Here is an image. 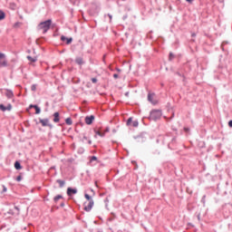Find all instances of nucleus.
I'll use <instances>...</instances> for the list:
<instances>
[{
  "label": "nucleus",
  "mask_w": 232,
  "mask_h": 232,
  "mask_svg": "<svg viewBox=\"0 0 232 232\" xmlns=\"http://www.w3.org/2000/svg\"><path fill=\"white\" fill-rule=\"evenodd\" d=\"M88 144H92V140H88Z\"/></svg>",
  "instance_id": "nucleus-47"
},
{
  "label": "nucleus",
  "mask_w": 232,
  "mask_h": 232,
  "mask_svg": "<svg viewBox=\"0 0 232 232\" xmlns=\"http://www.w3.org/2000/svg\"><path fill=\"white\" fill-rule=\"evenodd\" d=\"M75 63L76 64H79L80 66H82V64H84V60L82 59V57H77L75 59Z\"/></svg>",
  "instance_id": "nucleus-16"
},
{
  "label": "nucleus",
  "mask_w": 232,
  "mask_h": 232,
  "mask_svg": "<svg viewBox=\"0 0 232 232\" xmlns=\"http://www.w3.org/2000/svg\"><path fill=\"white\" fill-rule=\"evenodd\" d=\"M125 95L128 96V95H129V92H126Z\"/></svg>",
  "instance_id": "nucleus-50"
},
{
  "label": "nucleus",
  "mask_w": 232,
  "mask_h": 232,
  "mask_svg": "<svg viewBox=\"0 0 232 232\" xmlns=\"http://www.w3.org/2000/svg\"><path fill=\"white\" fill-rule=\"evenodd\" d=\"M116 70H117V72H121V69H119V68H117Z\"/></svg>",
  "instance_id": "nucleus-48"
},
{
  "label": "nucleus",
  "mask_w": 232,
  "mask_h": 232,
  "mask_svg": "<svg viewBox=\"0 0 232 232\" xmlns=\"http://www.w3.org/2000/svg\"><path fill=\"white\" fill-rule=\"evenodd\" d=\"M93 121H95V116H93V115L85 117V123L88 124L89 126L91 124H93Z\"/></svg>",
  "instance_id": "nucleus-8"
},
{
  "label": "nucleus",
  "mask_w": 232,
  "mask_h": 232,
  "mask_svg": "<svg viewBox=\"0 0 232 232\" xmlns=\"http://www.w3.org/2000/svg\"><path fill=\"white\" fill-rule=\"evenodd\" d=\"M65 124H67V126H72V124H73V121H72V118H66L65 119Z\"/></svg>",
  "instance_id": "nucleus-20"
},
{
  "label": "nucleus",
  "mask_w": 232,
  "mask_h": 232,
  "mask_svg": "<svg viewBox=\"0 0 232 232\" xmlns=\"http://www.w3.org/2000/svg\"><path fill=\"white\" fill-rule=\"evenodd\" d=\"M1 111H12V105L10 103L7 106H5L3 103H0Z\"/></svg>",
  "instance_id": "nucleus-6"
},
{
  "label": "nucleus",
  "mask_w": 232,
  "mask_h": 232,
  "mask_svg": "<svg viewBox=\"0 0 232 232\" xmlns=\"http://www.w3.org/2000/svg\"><path fill=\"white\" fill-rule=\"evenodd\" d=\"M5 96L7 97V99H13L14 92L10 89H6Z\"/></svg>",
  "instance_id": "nucleus-14"
},
{
  "label": "nucleus",
  "mask_w": 232,
  "mask_h": 232,
  "mask_svg": "<svg viewBox=\"0 0 232 232\" xmlns=\"http://www.w3.org/2000/svg\"><path fill=\"white\" fill-rule=\"evenodd\" d=\"M35 106H37V105L30 104V105H29V110H32V108H34V109H35Z\"/></svg>",
  "instance_id": "nucleus-38"
},
{
  "label": "nucleus",
  "mask_w": 232,
  "mask_h": 232,
  "mask_svg": "<svg viewBox=\"0 0 232 232\" xmlns=\"http://www.w3.org/2000/svg\"><path fill=\"white\" fill-rule=\"evenodd\" d=\"M195 35H196V34H195V33H194V34H192V37H195Z\"/></svg>",
  "instance_id": "nucleus-49"
},
{
  "label": "nucleus",
  "mask_w": 232,
  "mask_h": 232,
  "mask_svg": "<svg viewBox=\"0 0 232 232\" xmlns=\"http://www.w3.org/2000/svg\"><path fill=\"white\" fill-rule=\"evenodd\" d=\"M14 168H15V169H23V166H21V162H19V161H15L14 162Z\"/></svg>",
  "instance_id": "nucleus-18"
},
{
  "label": "nucleus",
  "mask_w": 232,
  "mask_h": 232,
  "mask_svg": "<svg viewBox=\"0 0 232 232\" xmlns=\"http://www.w3.org/2000/svg\"><path fill=\"white\" fill-rule=\"evenodd\" d=\"M110 131V127H106V129L104 130V135H106V133H109Z\"/></svg>",
  "instance_id": "nucleus-35"
},
{
  "label": "nucleus",
  "mask_w": 232,
  "mask_h": 232,
  "mask_svg": "<svg viewBox=\"0 0 232 232\" xmlns=\"http://www.w3.org/2000/svg\"><path fill=\"white\" fill-rule=\"evenodd\" d=\"M134 139L137 140V142H146V137L144 136V134H140L134 137Z\"/></svg>",
  "instance_id": "nucleus-10"
},
{
  "label": "nucleus",
  "mask_w": 232,
  "mask_h": 232,
  "mask_svg": "<svg viewBox=\"0 0 232 232\" xmlns=\"http://www.w3.org/2000/svg\"><path fill=\"white\" fill-rule=\"evenodd\" d=\"M82 139H83V140H82L83 142H84V140H88V137H86V136H83Z\"/></svg>",
  "instance_id": "nucleus-42"
},
{
  "label": "nucleus",
  "mask_w": 232,
  "mask_h": 232,
  "mask_svg": "<svg viewBox=\"0 0 232 232\" xmlns=\"http://www.w3.org/2000/svg\"><path fill=\"white\" fill-rule=\"evenodd\" d=\"M162 117V111L160 110H152L150 113V121H159Z\"/></svg>",
  "instance_id": "nucleus-2"
},
{
  "label": "nucleus",
  "mask_w": 232,
  "mask_h": 232,
  "mask_svg": "<svg viewBox=\"0 0 232 232\" xmlns=\"http://www.w3.org/2000/svg\"><path fill=\"white\" fill-rule=\"evenodd\" d=\"M133 123V118H129L127 120V126H130Z\"/></svg>",
  "instance_id": "nucleus-28"
},
{
  "label": "nucleus",
  "mask_w": 232,
  "mask_h": 232,
  "mask_svg": "<svg viewBox=\"0 0 232 232\" xmlns=\"http://www.w3.org/2000/svg\"><path fill=\"white\" fill-rule=\"evenodd\" d=\"M198 218L200 219V216H198Z\"/></svg>",
  "instance_id": "nucleus-52"
},
{
  "label": "nucleus",
  "mask_w": 232,
  "mask_h": 232,
  "mask_svg": "<svg viewBox=\"0 0 232 232\" xmlns=\"http://www.w3.org/2000/svg\"><path fill=\"white\" fill-rule=\"evenodd\" d=\"M153 97H155V93L154 92H149L148 93V101H149V102H151L153 104V106H157V104H159V101L153 100Z\"/></svg>",
  "instance_id": "nucleus-5"
},
{
  "label": "nucleus",
  "mask_w": 232,
  "mask_h": 232,
  "mask_svg": "<svg viewBox=\"0 0 232 232\" xmlns=\"http://www.w3.org/2000/svg\"><path fill=\"white\" fill-rule=\"evenodd\" d=\"M5 16L6 14H5V12L0 11V21H3V19H5Z\"/></svg>",
  "instance_id": "nucleus-24"
},
{
  "label": "nucleus",
  "mask_w": 232,
  "mask_h": 232,
  "mask_svg": "<svg viewBox=\"0 0 232 232\" xmlns=\"http://www.w3.org/2000/svg\"><path fill=\"white\" fill-rule=\"evenodd\" d=\"M21 180H23V176L19 175L16 177V181L17 182H21Z\"/></svg>",
  "instance_id": "nucleus-33"
},
{
  "label": "nucleus",
  "mask_w": 232,
  "mask_h": 232,
  "mask_svg": "<svg viewBox=\"0 0 232 232\" xmlns=\"http://www.w3.org/2000/svg\"><path fill=\"white\" fill-rule=\"evenodd\" d=\"M127 16H123V19H126Z\"/></svg>",
  "instance_id": "nucleus-51"
},
{
  "label": "nucleus",
  "mask_w": 232,
  "mask_h": 232,
  "mask_svg": "<svg viewBox=\"0 0 232 232\" xmlns=\"http://www.w3.org/2000/svg\"><path fill=\"white\" fill-rule=\"evenodd\" d=\"M61 41H63V43L65 42L66 44H72V43L73 41V38H72V37L68 38V37H66L64 35H62L61 36Z\"/></svg>",
  "instance_id": "nucleus-9"
},
{
  "label": "nucleus",
  "mask_w": 232,
  "mask_h": 232,
  "mask_svg": "<svg viewBox=\"0 0 232 232\" xmlns=\"http://www.w3.org/2000/svg\"><path fill=\"white\" fill-rule=\"evenodd\" d=\"M60 206H61V208H64V202H62V203L60 204Z\"/></svg>",
  "instance_id": "nucleus-44"
},
{
  "label": "nucleus",
  "mask_w": 232,
  "mask_h": 232,
  "mask_svg": "<svg viewBox=\"0 0 232 232\" xmlns=\"http://www.w3.org/2000/svg\"><path fill=\"white\" fill-rule=\"evenodd\" d=\"M51 26H52V19H48L46 21L41 22L38 24L37 29L43 30V34H46L48 30H50Z\"/></svg>",
  "instance_id": "nucleus-1"
},
{
  "label": "nucleus",
  "mask_w": 232,
  "mask_h": 232,
  "mask_svg": "<svg viewBox=\"0 0 232 232\" xmlns=\"http://www.w3.org/2000/svg\"><path fill=\"white\" fill-rule=\"evenodd\" d=\"M201 203L206 206V195H204L201 198Z\"/></svg>",
  "instance_id": "nucleus-32"
},
{
  "label": "nucleus",
  "mask_w": 232,
  "mask_h": 232,
  "mask_svg": "<svg viewBox=\"0 0 232 232\" xmlns=\"http://www.w3.org/2000/svg\"><path fill=\"white\" fill-rule=\"evenodd\" d=\"M39 121H40V124H42L44 128H46L47 126L48 128H50V130L53 129V125L50 123V120L48 118L39 119Z\"/></svg>",
  "instance_id": "nucleus-4"
},
{
  "label": "nucleus",
  "mask_w": 232,
  "mask_h": 232,
  "mask_svg": "<svg viewBox=\"0 0 232 232\" xmlns=\"http://www.w3.org/2000/svg\"><path fill=\"white\" fill-rule=\"evenodd\" d=\"M84 197L89 202H92V200H93V198H92V196H90L89 194H85Z\"/></svg>",
  "instance_id": "nucleus-26"
},
{
  "label": "nucleus",
  "mask_w": 232,
  "mask_h": 232,
  "mask_svg": "<svg viewBox=\"0 0 232 232\" xmlns=\"http://www.w3.org/2000/svg\"><path fill=\"white\" fill-rule=\"evenodd\" d=\"M185 1H186L187 3H188L189 5H192L195 0H185Z\"/></svg>",
  "instance_id": "nucleus-37"
},
{
  "label": "nucleus",
  "mask_w": 232,
  "mask_h": 232,
  "mask_svg": "<svg viewBox=\"0 0 232 232\" xmlns=\"http://www.w3.org/2000/svg\"><path fill=\"white\" fill-rule=\"evenodd\" d=\"M14 211H16V215H19V207H14V209H9L7 213L8 215H15Z\"/></svg>",
  "instance_id": "nucleus-13"
},
{
  "label": "nucleus",
  "mask_w": 232,
  "mask_h": 232,
  "mask_svg": "<svg viewBox=\"0 0 232 232\" xmlns=\"http://www.w3.org/2000/svg\"><path fill=\"white\" fill-rule=\"evenodd\" d=\"M132 128H139V121H132Z\"/></svg>",
  "instance_id": "nucleus-23"
},
{
  "label": "nucleus",
  "mask_w": 232,
  "mask_h": 232,
  "mask_svg": "<svg viewBox=\"0 0 232 232\" xmlns=\"http://www.w3.org/2000/svg\"><path fill=\"white\" fill-rule=\"evenodd\" d=\"M177 75H179V77H182V74H180V72H177Z\"/></svg>",
  "instance_id": "nucleus-45"
},
{
  "label": "nucleus",
  "mask_w": 232,
  "mask_h": 232,
  "mask_svg": "<svg viewBox=\"0 0 232 232\" xmlns=\"http://www.w3.org/2000/svg\"><path fill=\"white\" fill-rule=\"evenodd\" d=\"M70 3H72V5H75V2H73V0H70Z\"/></svg>",
  "instance_id": "nucleus-46"
},
{
  "label": "nucleus",
  "mask_w": 232,
  "mask_h": 232,
  "mask_svg": "<svg viewBox=\"0 0 232 232\" xmlns=\"http://www.w3.org/2000/svg\"><path fill=\"white\" fill-rule=\"evenodd\" d=\"M53 122H59L60 121H61V114H59V112H54L53 114Z\"/></svg>",
  "instance_id": "nucleus-12"
},
{
  "label": "nucleus",
  "mask_w": 232,
  "mask_h": 232,
  "mask_svg": "<svg viewBox=\"0 0 232 232\" xmlns=\"http://www.w3.org/2000/svg\"><path fill=\"white\" fill-rule=\"evenodd\" d=\"M34 110H35V114H36V115H39V113H41V108H40L39 106L36 105V106L34 107Z\"/></svg>",
  "instance_id": "nucleus-22"
},
{
  "label": "nucleus",
  "mask_w": 232,
  "mask_h": 232,
  "mask_svg": "<svg viewBox=\"0 0 232 232\" xmlns=\"http://www.w3.org/2000/svg\"><path fill=\"white\" fill-rule=\"evenodd\" d=\"M56 182L59 184V188H64V185L66 184V181L63 179H57Z\"/></svg>",
  "instance_id": "nucleus-17"
},
{
  "label": "nucleus",
  "mask_w": 232,
  "mask_h": 232,
  "mask_svg": "<svg viewBox=\"0 0 232 232\" xmlns=\"http://www.w3.org/2000/svg\"><path fill=\"white\" fill-rule=\"evenodd\" d=\"M98 159L96 156H92L90 159V162H97Z\"/></svg>",
  "instance_id": "nucleus-29"
},
{
  "label": "nucleus",
  "mask_w": 232,
  "mask_h": 232,
  "mask_svg": "<svg viewBox=\"0 0 232 232\" xmlns=\"http://www.w3.org/2000/svg\"><path fill=\"white\" fill-rule=\"evenodd\" d=\"M2 188L3 189L1 193H6V191H8V188H6V186L3 185Z\"/></svg>",
  "instance_id": "nucleus-31"
},
{
  "label": "nucleus",
  "mask_w": 232,
  "mask_h": 232,
  "mask_svg": "<svg viewBox=\"0 0 232 232\" xmlns=\"http://www.w3.org/2000/svg\"><path fill=\"white\" fill-rule=\"evenodd\" d=\"M184 131H186L187 133L189 132V128L185 127V128H184Z\"/></svg>",
  "instance_id": "nucleus-40"
},
{
  "label": "nucleus",
  "mask_w": 232,
  "mask_h": 232,
  "mask_svg": "<svg viewBox=\"0 0 232 232\" xmlns=\"http://www.w3.org/2000/svg\"><path fill=\"white\" fill-rule=\"evenodd\" d=\"M61 198H63V195H57L53 198V202L57 203L59 200H61Z\"/></svg>",
  "instance_id": "nucleus-21"
},
{
  "label": "nucleus",
  "mask_w": 232,
  "mask_h": 232,
  "mask_svg": "<svg viewBox=\"0 0 232 232\" xmlns=\"http://www.w3.org/2000/svg\"><path fill=\"white\" fill-rule=\"evenodd\" d=\"M95 135H99V137H104V133L100 130H94Z\"/></svg>",
  "instance_id": "nucleus-25"
},
{
  "label": "nucleus",
  "mask_w": 232,
  "mask_h": 232,
  "mask_svg": "<svg viewBox=\"0 0 232 232\" xmlns=\"http://www.w3.org/2000/svg\"><path fill=\"white\" fill-rule=\"evenodd\" d=\"M174 59H175V54H173V53H169V61H173Z\"/></svg>",
  "instance_id": "nucleus-27"
},
{
  "label": "nucleus",
  "mask_w": 232,
  "mask_h": 232,
  "mask_svg": "<svg viewBox=\"0 0 232 232\" xmlns=\"http://www.w3.org/2000/svg\"><path fill=\"white\" fill-rule=\"evenodd\" d=\"M27 60L30 61V63H37V57H32L28 55Z\"/></svg>",
  "instance_id": "nucleus-19"
},
{
  "label": "nucleus",
  "mask_w": 232,
  "mask_h": 232,
  "mask_svg": "<svg viewBox=\"0 0 232 232\" xmlns=\"http://www.w3.org/2000/svg\"><path fill=\"white\" fill-rule=\"evenodd\" d=\"M91 81H92V82L93 83V84H95V83H97V78H92L91 79Z\"/></svg>",
  "instance_id": "nucleus-34"
},
{
  "label": "nucleus",
  "mask_w": 232,
  "mask_h": 232,
  "mask_svg": "<svg viewBox=\"0 0 232 232\" xmlns=\"http://www.w3.org/2000/svg\"><path fill=\"white\" fill-rule=\"evenodd\" d=\"M113 78H114V79H119V74L114 73V74H113Z\"/></svg>",
  "instance_id": "nucleus-39"
},
{
  "label": "nucleus",
  "mask_w": 232,
  "mask_h": 232,
  "mask_svg": "<svg viewBox=\"0 0 232 232\" xmlns=\"http://www.w3.org/2000/svg\"><path fill=\"white\" fill-rule=\"evenodd\" d=\"M176 143H177V138L174 137L172 138L171 142L168 144V148H169V150H173V144H176Z\"/></svg>",
  "instance_id": "nucleus-15"
},
{
  "label": "nucleus",
  "mask_w": 232,
  "mask_h": 232,
  "mask_svg": "<svg viewBox=\"0 0 232 232\" xmlns=\"http://www.w3.org/2000/svg\"><path fill=\"white\" fill-rule=\"evenodd\" d=\"M228 126H229V128H232V120H230V121H228Z\"/></svg>",
  "instance_id": "nucleus-41"
},
{
  "label": "nucleus",
  "mask_w": 232,
  "mask_h": 232,
  "mask_svg": "<svg viewBox=\"0 0 232 232\" xmlns=\"http://www.w3.org/2000/svg\"><path fill=\"white\" fill-rule=\"evenodd\" d=\"M67 195L68 197H72V195H77V188H72L69 187L67 188Z\"/></svg>",
  "instance_id": "nucleus-11"
},
{
  "label": "nucleus",
  "mask_w": 232,
  "mask_h": 232,
  "mask_svg": "<svg viewBox=\"0 0 232 232\" xmlns=\"http://www.w3.org/2000/svg\"><path fill=\"white\" fill-rule=\"evenodd\" d=\"M104 202H105L106 204H108V202H110V199H108V198H106L104 199Z\"/></svg>",
  "instance_id": "nucleus-43"
},
{
  "label": "nucleus",
  "mask_w": 232,
  "mask_h": 232,
  "mask_svg": "<svg viewBox=\"0 0 232 232\" xmlns=\"http://www.w3.org/2000/svg\"><path fill=\"white\" fill-rule=\"evenodd\" d=\"M107 15H108V17L110 19V23H111V19H113V16L111 14H108Z\"/></svg>",
  "instance_id": "nucleus-36"
},
{
  "label": "nucleus",
  "mask_w": 232,
  "mask_h": 232,
  "mask_svg": "<svg viewBox=\"0 0 232 232\" xmlns=\"http://www.w3.org/2000/svg\"><path fill=\"white\" fill-rule=\"evenodd\" d=\"M87 203L85 202L84 203V211H87V212H90V211H92V208H93V204H94V202H93V200H91V201H89V203L86 205Z\"/></svg>",
  "instance_id": "nucleus-7"
},
{
  "label": "nucleus",
  "mask_w": 232,
  "mask_h": 232,
  "mask_svg": "<svg viewBox=\"0 0 232 232\" xmlns=\"http://www.w3.org/2000/svg\"><path fill=\"white\" fill-rule=\"evenodd\" d=\"M31 90H32V92H35L36 90H37V84H33L32 86H31Z\"/></svg>",
  "instance_id": "nucleus-30"
},
{
  "label": "nucleus",
  "mask_w": 232,
  "mask_h": 232,
  "mask_svg": "<svg viewBox=\"0 0 232 232\" xmlns=\"http://www.w3.org/2000/svg\"><path fill=\"white\" fill-rule=\"evenodd\" d=\"M8 66V61L6 60V54L0 53V68H6Z\"/></svg>",
  "instance_id": "nucleus-3"
}]
</instances>
